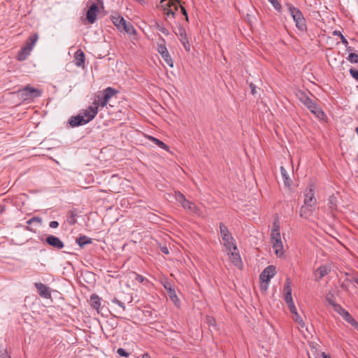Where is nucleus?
I'll use <instances>...</instances> for the list:
<instances>
[{"label": "nucleus", "instance_id": "obj_1", "mask_svg": "<svg viewBox=\"0 0 358 358\" xmlns=\"http://www.w3.org/2000/svg\"><path fill=\"white\" fill-rule=\"evenodd\" d=\"M271 243L275 255L278 257H282L285 250L281 239L280 223L278 220H275L273 223V227L271 231Z\"/></svg>", "mask_w": 358, "mask_h": 358}, {"label": "nucleus", "instance_id": "obj_2", "mask_svg": "<svg viewBox=\"0 0 358 358\" xmlns=\"http://www.w3.org/2000/svg\"><path fill=\"white\" fill-rule=\"evenodd\" d=\"M287 6L295 22L296 27L301 31H306L307 29L306 22L302 12L290 3H287Z\"/></svg>", "mask_w": 358, "mask_h": 358}, {"label": "nucleus", "instance_id": "obj_3", "mask_svg": "<svg viewBox=\"0 0 358 358\" xmlns=\"http://www.w3.org/2000/svg\"><path fill=\"white\" fill-rule=\"evenodd\" d=\"M220 235L223 241V245L228 251L236 250L235 241L228 230L227 227L223 224H220Z\"/></svg>", "mask_w": 358, "mask_h": 358}, {"label": "nucleus", "instance_id": "obj_4", "mask_svg": "<svg viewBox=\"0 0 358 358\" xmlns=\"http://www.w3.org/2000/svg\"><path fill=\"white\" fill-rule=\"evenodd\" d=\"M299 99L301 103L306 106L311 113L315 114L318 118L322 119L325 115L324 113L315 103L306 94L301 93Z\"/></svg>", "mask_w": 358, "mask_h": 358}, {"label": "nucleus", "instance_id": "obj_5", "mask_svg": "<svg viewBox=\"0 0 358 358\" xmlns=\"http://www.w3.org/2000/svg\"><path fill=\"white\" fill-rule=\"evenodd\" d=\"M174 197L176 200L180 203L181 206L192 213L199 215L200 210L194 203L188 201L185 197L184 194L180 192H175Z\"/></svg>", "mask_w": 358, "mask_h": 358}, {"label": "nucleus", "instance_id": "obj_6", "mask_svg": "<svg viewBox=\"0 0 358 358\" xmlns=\"http://www.w3.org/2000/svg\"><path fill=\"white\" fill-rule=\"evenodd\" d=\"M157 51L161 55L162 57L164 59L166 64L171 67L173 66V59L166 47V42L163 38H160L159 42L157 44Z\"/></svg>", "mask_w": 358, "mask_h": 358}, {"label": "nucleus", "instance_id": "obj_7", "mask_svg": "<svg viewBox=\"0 0 358 358\" xmlns=\"http://www.w3.org/2000/svg\"><path fill=\"white\" fill-rule=\"evenodd\" d=\"M117 93V91L113 88L108 87L103 91V96L102 98L95 99L94 102L97 104V106L105 107L108 103L110 98L115 96Z\"/></svg>", "mask_w": 358, "mask_h": 358}, {"label": "nucleus", "instance_id": "obj_8", "mask_svg": "<svg viewBox=\"0 0 358 358\" xmlns=\"http://www.w3.org/2000/svg\"><path fill=\"white\" fill-rule=\"evenodd\" d=\"M24 100L32 99L41 96V92L36 88L27 85L19 91Z\"/></svg>", "mask_w": 358, "mask_h": 358}, {"label": "nucleus", "instance_id": "obj_9", "mask_svg": "<svg viewBox=\"0 0 358 358\" xmlns=\"http://www.w3.org/2000/svg\"><path fill=\"white\" fill-rule=\"evenodd\" d=\"M275 267L273 265L268 266L259 275V279L262 283H264L265 289L268 287V285L271 279L275 275Z\"/></svg>", "mask_w": 358, "mask_h": 358}, {"label": "nucleus", "instance_id": "obj_10", "mask_svg": "<svg viewBox=\"0 0 358 358\" xmlns=\"http://www.w3.org/2000/svg\"><path fill=\"white\" fill-rule=\"evenodd\" d=\"M96 3H92L87 11L86 17L88 22L90 24H93L96 21L99 12V6L103 5L102 0H96Z\"/></svg>", "mask_w": 358, "mask_h": 358}, {"label": "nucleus", "instance_id": "obj_11", "mask_svg": "<svg viewBox=\"0 0 358 358\" xmlns=\"http://www.w3.org/2000/svg\"><path fill=\"white\" fill-rule=\"evenodd\" d=\"M98 109L99 107L97 106V104L93 102L91 106L85 110L80 111L79 113L87 123H88L96 117L98 113Z\"/></svg>", "mask_w": 358, "mask_h": 358}, {"label": "nucleus", "instance_id": "obj_12", "mask_svg": "<svg viewBox=\"0 0 358 358\" xmlns=\"http://www.w3.org/2000/svg\"><path fill=\"white\" fill-rule=\"evenodd\" d=\"M160 3L164 8V13L167 16L171 15L173 17H175L176 10H178V6L173 3L171 0H161Z\"/></svg>", "mask_w": 358, "mask_h": 358}, {"label": "nucleus", "instance_id": "obj_13", "mask_svg": "<svg viewBox=\"0 0 358 358\" xmlns=\"http://www.w3.org/2000/svg\"><path fill=\"white\" fill-rule=\"evenodd\" d=\"M304 197V203L306 205L315 207L317 203V200L315 197V192L313 187H309L306 189Z\"/></svg>", "mask_w": 358, "mask_h": 358}, {"label": "nucleus", "instance_id": "obj_14", "mask_svg": "<svg viewBox=\"0 0 358 358\" xmlns=\"http://www.w3.org/2000/svg\"><path fill=\"white\" fill-rule=\"evenodd\" d=\"M45 242L50 246L56 249H62L64 248V243L57 236L49 235L45 238Z\"/></svg>", "mask_w": 358, "mask_h": 358}, {"label": "nucleus", "instance_id": "obj_15", "mask_svg": "<svg viewBox=\"0 0 358 358\" xmlns=\"http://www.w3.org/2000/svg\"><path fill=\"white\" fill-rule=\"evenodd\" d=\"M34 285L37 289L38 294L41 297H43L45 299H50L51 297L50 288L47 287L45 285L41 282H36Z\"/></svg>", "mask_w": 358, "mask_h": 358}, {"label": "nucleus", "instance_id": "obj_16", "mask_svg": "<svg viewBox=\"0 0 358 358\" xmlns=\"http://www.w3.org/2000/svg\"><path fill=\"white\" fill-rule=\"evenodd\" d=\"M228 252L231 262L236 267L241 268V266H242V261L240 255L238 252V249L236 248V250H231V251Z\"/></svg>", "mask_w": 358, "mask_h": 358}, {"label": "nucleus", "instance_id": "obj_17", "mask_svg": "<svg viewBox=\"0 0 358 358\" xmlns=\"http://www.w3.org/2000/svg\"><path fill=\"white\" fill-rule=\"evenodd\" d=\"M68 122L71 127H76L87 124V122L83 118V117H81L80 113L76 116L71 117L69 119Z\"/></svg>", "mask_w": 358, "mask_h": 358}, {"label": "nucleus", "instance_id": "obj_18", "mask_svg": "<svg viewBox=\"0 0 358 358\" xmlns=\"http://www.w3.org/2000/svg\"><path fill=\"white\" fill-rule=\"evenodd\" d=\"M74 58L75 64L77 66L82 68L85 67V57L83 51L80 49L78 50L75 52Z\"/></svg>", "mask_w": 358, "mask_h": 358}, {"label": "nucleus", "instance_id": "obj_19", "mask_svg": "<svg viewBox=\"0 0 358 358\" xmlns=\"http://www.w3.org/2000/svg\"><path fill=\"white\" fill-rule=\"evenodd\" d=\"M284 299L287 304L291 303L293 301L292 296V288L290 286V282L288 280H286L285 287H284Z\"/></svg>", "mask_w": 358, "mask_h": 358}, {"label": "nucleus", "instance_id": "obj_20", "mask_svg": "<svg viewBox=\"0 0 358 358\" xmlns=\"http://www.w3.org/2000/svg\"><path fill=\"white\" fill-rule=\"evenodd\" d=\"M111 21L113 22V24L120 31H122V27L123 24H124V22H126L124 17L118 14L113 15H111Z\"/></svg>", "mask_w": 358, "mask_h": 358}, {"label": "nucleus", "instance_id": "obj_21", "mask_svg": "<svg viewBox=\"0 0 358 358\" xmlns=\"http://www.w3.org/2000/svg\"><path fill=\"white\" fill-rule=\"evenodd\" d=\"M31 50L29 48L22 47L17 53V59L20 62L26 60L31 54Z\"/></svg>", "mask_w": 358, "mask_h": 358}, {"label": "nucleus", "instance_id": "obj_22", "mask_svg": "<svg viewBox=\"0 0 358 358\" xmlns=\"http://www.w3.org/2000/svg\"><path fill=\"white\" fill-rule=\"evenodd\" d=\"M314 206H309L305 203L301 206L299 215L301 217L308 218L313 214Z\"/></svg>", "mask_w": 358, "mask_h": 358}, {"label": "nucleus", "instance_id": "obj_23", "mask_svg": "<svg viewBox=\"0 0 358 358\" xmlns=\"http://www.w3.org/2000/svg\"><path fill=\"white\" fill-rule=\"evenodd\" d=\"M330 271V268L327 265L320 266L316 271V278L317 280H320L323 277L327 275Z\"/></svg>", "mask_w": 358, "mask_h": 358}, {"label": "nucleus", "instance_id": "obj_24", "mask_svg": "<svg viewBox=\"0 0 358 358\" xmlns=\"http://www.w3.org/2000/svg\"><path fill=\"white\" fill-rule=\"evenodd\" d=\"M76 242L80 248H83L86 245L92 243V239L85 235H82L76 238Z\"/></svg>", "mask_w": 358, "mask_h": 358}, {"label": "nucleus", "instance_id": "obj_25", "mask_svg": "<svg viewBox=\"0 0 358 358\" xmlns=\"http://www.w3.org/2000/svg\"><path fill=\"white\" fill-rule=\"evenodd\" d=\"M78 213L76 210H70L66 215V222L70 225H74L77 222Z\"/></svg>", "mask_w": 358, "mask_h": 358}, {"label": "nucleus", "instance_id": "obj_26", "mask_svg": "<svg viewBox=\"0 0 358 358\" xmlns=\"http://www.w3.org/2000/svg\"><path fill=\"white\" fill-rule=\"evenodd\" d=\"M38 36L37 34L31 35L26 41L25 46L27 48H29L30 50H32L36 41H38Z\"/></svg>", "mask_w": 358, "mask_h": 358}, {"label": "nucleus", "instance_id": "obj_27", "mask_svg": "<svg viewBox=\"0 0 358 358\" xmlns=\"http://www.w3.org/2000/svg\"><path fill=\"white\" fill-rule=\"evenodd\" d=\"M164 288L167 290L169 296L171 301L173 303H176V302L178 301V299L176 296L175 289L171 287L170 284L165 285Z\"/></svg>", "mask_w": 358, "mask_h": 358}, {"label": "nucleus", "instance_id": "obj_28", "mask_svg": "<svg viewBox=\"0 0 358 358\" xmlns=\"http://www.w3.org/2000/svg\"><path fill=\"white\" fill-rule=\"evenodd\" d=\"M90 301L92 306L96 310H99L101 307L100 297L96 294H92L90 296Z\"/></svg>", "mask_w": 358, "mask_h": 358}, {"label": "nucleus", "instance_id": "obj_29", "mask_svg": "<svg viewBox=\"0 0 358 358\" xmlns=\"http://www.w3.org/2000/svg\"><path fill=\"white\" fill-rule=\"evenodd\" d=\"M149 139L152 142L155 143L160 148H162L166 151L169 150V146L167 145H166L163 141H162L159 140L158 138L153 137V136H149Z\"/></svg>", "mask_w": 358, "mask_h": 358}, {"label": "nucleus", "instance_id": "obj_30", "mask_svg": "<svg viewBox=\"0 0 358 358\" xmlns=\"http://www.w3.org/2000/svg\"><path fill=\"white\" fill-rule=\"evenodd\" d=\"M122 31H124L127 34L130 35L136 34V30L134 26L129 22L127 23V21L124 22V24H123L122 27Z\"/></svg>", "mask_w": 358, "mask_h": 358}, {"label": "nucleus", "instance_id": "obj_31", "mask_svg": "<svg viewBox=\"0 0 358 358\" xmlns=\"http://www.w3.org/2000/svg\"><path fill=\"white\" fill-rule=\"evenodd\" d=\"M280 172H281V175L283 178L285 185L286 186H289L291 184V180L288 176V173H287L286 169L283 166L280 167Z\"/></svg>", "mask_w": 358, "mask_h": 358}, {"label": "nucleus", "instance_id": "obj_32", "mask_svg": "<svg viewBox=\"0 0 358 358\" xmlns=\"http://www.w3.org/2000/svg\"><path fill=\"white\" fill-rule=\"evenodd\" d=\"M176 34L180 36V42L188 39L185 28L181 26L178 28V31L176 32Z\"/></svg>", "mask_w": 358, "mask_h": 358}, {"label": "nucleus", "instance_id": "obj_33", "mask_svg": "<svg viewBox=\"0 0 358 358\" xmlns=\"http://www.w3.org/2000/svg\"><path fill=\"white\" fill-rule=\"evenodd\" d=\"M331 304L334 307V310L337 313H338L340 315H341L342 317L345 315V313L347 312L346 310H345L341 306H340L339 304L338 303H334V302H330Z\"/></svg>", "mask_w": 358, "mask_h": 358}, {"label": "nucleus", "instance_id": "obj_34", "mask_svg": "<svg viewBox=\"0 0 358 358\" xmlns=\"http://www.w3.org/2000/svg\"><path fill=\"white\" fill-rule=\"evenodd\" d=\"M334 36H339V39H341L343 44H344L345 46L348 45V42L347 39L345 38V36L341 34L340 31L335 30L333 31Z\"/></svg>", "mask_w": 358, "mask_h": 358}, {"label": "nucleus", "instance_id": "obj_35", "mask_svg": "<svg viewBox=\"0 0 358 358\" xmlns=\"http://www.w3.org/2000/svg\"><path fill=\"white\" fill-rule=\"evenodd\" d=\"M347 59L352 64H358V55L351 52L348 56Z\"/></svg>", "mask_w": 358, "mask_h": 358}, {"label": "nucleus", "instance_id": "obj_36", "mask_svg": "<svg viewBox=\"0 0 358 358\" xmlns=\"http://www.w3.org/2000/svg\"><path fill=\"white\" fill-rule=\"evenodd\" d=\"M293 319L296 323H298L301 326V327H305V322H303L302 317L299 315L298 313L297 315H294Z\"/></svg>", "mask_w": 358, "mask_h": 358}, {"label": "nucleus", "instance_id": "obj_37", "mask_svg": "<svg viewBox=\"0 0 358 358\" xmlns=\"http://www.w3.org/2000/svg\"><path fill=\"white\" fill-rule=\"evenodd\" d=\"M343 319L352 324L354 322H355V320L352 317V316L349 313L348 311H347L345 315L343 316Z\"/></svg>", "mask_w": 358, "mask_h": 358}, {"label": "nucleus", "instance_id": "obj_38", "mask_svg": "<svg viewBox=\"0 0 358 358\" xmlns=\"http://www.w3.org/2000/svg\"><path fill=\"white\" fill-rule=\"evenodd\" d=\"M267 1L272 4L273 8L276 10L280 11V10H281V5H280V3H279V1L278 0H267Z\"/></svg>", "mask_w": 358, "mask_h": 358}, {"label": "nucleus", "instance_id": "obj_39", "mask_svg": "<svg viewBox=\"0 0 358 358\" xmlns=\"http://www.w3.org/2000/svg\"><path fill=\"white\" fill-rule=\"evenodd\" d=\"M27 223L28 224H34V223H36V224H41V218L38 217H34L31 219H29Z\"/></svg>", "mask_w": 358, "mask_h": 358}, {"label": "nucleus", "instance_id": "obj_40", "mask_svg": "<svg viewBox=\"0 0 358 358\" xmlns=\"http://www.w3.org/2000/svg\"><path fill=\"white\" fill-rule=\"evenodd\" d=\"M117 353L122 357H128L129 356V353L126 351L124 348H118L117 350Z\"/></svg>", "mask_w": 358, "mask_h": 358}, {"label": "nucleus", "instance_id": "obj_41", "mask_svg": "<svg viewBox=\"0 0 358 358\" xmlns=\"http://www.w3.org/2000/svg\"><path fill=\"white\" fill-rule=\"evenodd\" d=\"M350 73L351 76L358 82V70L351 68L350 69Z\"/></svg>", "mask_w": 358, "mask_h": 358}, {"label": "nucleus", "instance_id": "obj_42", "mask_svg": "<svg viewBox=\"0 0 358 358\" xmlns=\"http://www.w3.org/2000/svg\"><path fill=\"white\" fill-rule=\"evenodd\" d=\"M287 306L290 310V312L293 314V315H297V310H296V306H294V302L291 303H289L287 304Z\"/></svg>", "mask_w": 358, "mask_h": 358}, {"label": "nucleus", "instance_id": "obj_43", "mask_svg": "<svg viewBox=\"0 0 358 358\" xmlns=\"http://www.w3.org/2000/svg\"><path fill=\"white\" fill-rule=\"evenodd\" d=\"M111 301H112L113 303H116V304H117L120 308H122V310H125V306H124V304L122 301H119L117 299H116V298H113V299L111 300Z\"/></svg>", "mask_w": 358, "mask_h": 358}, {"label": "nucleus", "instance_id": "obj_44", "mask_svg": "<svg viewBox=\"0 0 358 358\" xmlns=\"http://www.w3.org/2000/svg\"><path fill=\"white\" fill-rule=\"evenodd\" d=\"M157 29L159 31H161L162 34H164L166 36H168L169 34V30L166 28H165L164 27H162V26H160L158 24Z\"/></svg>", "mask_w": 358, "mask_h": 358}, {"label": "nucleus", "instance_id": "obj_45", "mask_svg": "<svg viewBox=\"0 0 358 358\" xmlns=\"http://www.w3.org/2000/svg\"><path fill=\"white\" fill-rule=\"evenodd\" d=\"M135 280L138 282H143L144 281H148V280L140 274H136Z\"/></svg>", "mask_w": 358, "mask_h": 358}, {"label": "nucleus", "instance_id": "obj_46", "mask_svg": "<svg viewBox=\"0 0 358 358\" xmlns=\"http://www.w3.org/2000/svg\"><path fill=\"white\" fill-rule=\"evenodd\" d=\"M183 45L184 48L186 51L189 52L190 51V44L189 43L188 39L181 42Z\"/></svg>", "mask_w": 358, "mask_h": 358}, {"label": "nucleus", "instance_id": "obj_47", "mask_svg": "<svg viewBox=\"0 0 358 358\" xmlns=\"http://www.w3.org/2000/svg\"><path fill=\"white\" fill-rule=\"evenodd\" d=\"M1 358H11L10 353H8V350L6 349L1 354Z\"/></svg>", "mask_w": 358, "mask_h": 358}, {"label": "nucleus", "instance_id": "obj_48", "mask_svg": "<svg viewBox=\"0 0 358 358\" xmlns=\"http://www.w3.org/2000/svg\"><path fill=\"white\" fill-rule=\"evenodd\" d=\"M59 226V222L57 221H51L49 223V227L52 229L57 228Z\"/></svg>", "mask_w": 358, "mask_h": 358}, {"label": "nucleus", "instance_id": "obj_49", "mask_svg": "<svg viewBox=\"0 0 358 358\" xmlns=\"http://www.w3.org/2000/svg\"><path fill=\"white\" fill-rule=\"evenodd\" d=\"M160 250L165 255L169 254V250L166 246H161Z\"/></svg>", "mask_w": 358, "mask_h": 358}, {"label": "nucleus", "instance_id": "obj_50", "mask_svg": "<svg viewBox=\"0 0 358 358\" xmlns=\"http://www.w3.org/2000/svg\"><path fill=\"white\" fill-rule=\"evenodd\" d=\"M180 8H181V11H182V13L185 16V18H186V20L188 21V15H187V10H185V8L180 6Z\"/></svg>", "mask_w": 358, "mask_h": 358}, {"label": "nucleus", "instance_id": "obj_51", "mask_svg": "<svg viewBox=\"0 0 358 358\" xmlns=\"http://www.w3.org/2000/svg\"><path fill=\"white\" fill-rule=\"evenodd\" d=\"M318 358H331L329 355H328L327 354H326L325 352H322L320 355H319V357Z\"/></svg>", "mask_w": 358, "mask_h": 358}, {"label": "nucleus", "instance_id": "obj_52", "mask_svg": "<svg viewBox=\"0 0 358 358\" xmlns=\"http://www.w3.org/2000/svg\"><path fill=\"white\" fill-rule=\"evenodd\" d=\"M351 325L358 331V322L356 320Z\"/></svg>", "mask_w": 358, "mask_h": 358}, {"label": "nucleus", "instance_id": "obj_53", "mask_svg": "<svg viewBox=\"0 0 358 358\" xmlns=\"http://www.w3.org/2000/svg\"><path fill=\"white\" fill-rule=\"evenodd\" d=\"M250 87L252 88V93L254 94L255 93V86L253 84H251L250 85Z\"/></svg>", "mask_w": 358, "mask_h": 358}, {"label": "nucleus", "instance_id": "obj_54", "mask_svg": "<svg viewBox=\"0 0 358 358\" xmlns=\"http://www.w3.org/2000/svg\"><path fill=\"white\" fill-rule=\"evenodd\" d=\"M352 282H355L357 285H358V278H353L352 279Z\"/></svg>", "mask_w": 358, "mask_h": 358}, {"label": "nucleus", "instance_id": "obj_55", "mask_svg": "<svg viewBox=\"0 0 358 358\" xmlns=\"http://www.w3.org/2000/svg\"><path fill=\"white\" fill-rule=\"evenodd\" d=\"M142 358H151L150 356L148 354H144L142 356Z\"/></svg>", "mask_w": 358, "mask_h": 358}, {"label": "nucleus", "instance_id": "obj_56", "mask_svg": "<svg viewBox=\"0 0 358 358\" xmlns=\"http://www.w3.org/2000/svg\"><path fill=\"white\" fill-rule=\"evenodd\" d=\"M346 47H347V50H348V51H351L352 50V48L351 47H348V45Z\"/></svg>", "mask_w": 358, "mask_h": 358}, {"label": "nucleus", "instance_id": "obj_57", "mask_svg": "<svg viewBox=\"0 0 358 358\" xmlns=\"http://www.w3.org/2000/svg\"><path fill=\"white\" fill-rule=\"evenodd\" d=\"M209 322H210V324H212L213 322H215L214 319H213V318H212V319L209 321Z\"/></svg>", "mask_w": 358, "mask_h": 358}, {"label": "nucleus", "instance_id": "obj_58", "mask_svg": "<svg viewBox=\"0 0 358 358\" xmlns=\"http://www.w3.org/2000/svg\"><path fill=\"white\" fill-rule=\"evenodd\" d=\"M355 131H356L357 134H358V127L356 128Z\"/></svg>", "mask_w": 358, "mask_h": 358}, {"label": "nucleus", "instance_id": "obj_59", "mask_svg": "<svg viewBox=\"0 0 358 358\" xmlns=\"http://www.w3.org/2000/svg\"><path fill=\"white\" fill-rule=\"evenodd\" d=\"M178 3H180V0H176Z\"/></svg>", "mask_w": 358, "mask_h": 358}]
</instances>
